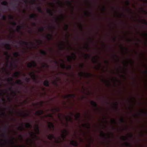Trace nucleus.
I'll use <instances>...</instances> for the list:
<instances>
[{
	"instance_id": "57",
	"label": "nucleus",
	"mask_w": 147,
	"mask_h": 147,
	"mask_svg": "<svg viewBox=\"0 0 147 147\" xmlns=\"http://www.w3.org/2000/svg\"><path fill=\"white\" fill-rule=\"evenodd\" d=\"M142 113H143L144 114L147 115V112L146 111H142Z\"/></svg>"
},
{
	"instance_id": "12",
	"label": "nucleus",
	"mask_w": 147,
	"mask_h": 147,
	"mask_svg": "<svg viewBox=\"0 0 147 147\" xmlns=\"http://www.w3.org/2000/svg\"><path fill=\"white\" fill-rule=\"evenodd\" d=\"M4 55L7 57L6 59L7 61H8L9 59V58L10 57V56L9 55L8 52H5L4 53Z\"/></svg>"
},
{
	"instance_id": "61",
	"label": "nucleus",
	"mask_w": 147,
	"mask_h": 147,
	"mask_svg": "<svg viewBox=\"0 0 147 147\" xmlns=\"http://www.w3.org/2000/svg\"><path fill=\"white\" fill-rule=\"evenodd\" d=\"M13 9H17V7L15 5H13Z\"/></svg>"
},
{
	"instance_id": "34",
	"label": "nucleus",
	"mask_w": 147,
	"mask_h": 147,
	"mask_svg": "<svg viewBox=\"0 0 147 147\" xmlns=\"http://www.w3.org/2000/svg\"><path fill=\"white\" fill-rule=\"evenodd\" d=\"M60 45L61 49V50H63V49H64V48L63 47V42H62V43L60 44Z\"/></svg>"
},
{
	"instance_id": "29",
	"label": "nucleus",
	"mask_w": 147,
	"mask_h": 147,
	"mask_svg": "<svg viewBox=\"0 0 147 147\" xmlns=\"http://www.w3.org/2000/svg\"><path fill=\"white\" fill-rule=\"evenodd\" d=\"M37 9L39 13H43V11L41 9L40 7H37Z\"/></svg>"
},
{
	"instance_id": "5",
	"label": "nucleus",
	"mask_w": 147,
	"mask_h": 147,
	"mask_svg": "<svg viewBox=\"0 0 147 147\" xmlns=\"http://www.w3.org/2000/svg\"><path fill=\"white\" fill-rule=\"evenodd\" d=\"M62 134H61L62 137L63 139L68 134L67 131L66 129H64L62 131Z\"/></svg>"
},
{
	"instance_id": "18",
	"label": "nucleus",
	"mask_w": 147,
	"mask_h": 147,
	"mask_svg": "<svg viewBox=\"0 0 147 147\" xmlns=\"http://www.w3.org/2000/svg\"><path fill=\"white\" fill-rule=\"evenodd\" d=\"M8 90L12 94H14L15 95H16V92L14 91L12 89V87H9L8 88Z\"/></svg>"
},
{
	"instance_id": "54",
	"label": "nucleus",
	"mask_w": 147,
	"mask_h": 147,
	"mask_svg": "<svg viewBox=\"0 0 147 147\" xmlns=\"http://www.w3.org/2000/svg\"><path fill=\"white\" fill-rule=\"evenodd\" d=\"M111 122L112 123L115 124L116 123V122L113 119H112L111 120Z\"/></svg>"
},
{
	"instance_id": "44",
	"label": "nucleus",
	"mask_w": 147,
	"mask_h": 147,
	"mask_svg": "<svg viewBox=\"0 0 147 147\" xmlns=\"http://www.w3.org/2000/svg\"><path fill=\"white\" fill-rule=\"evenodd\" d=\"M44 30V28L42 27L40 28L39 29V31L40 32H43Z\"/></svg>"
},
{
	"instance_id": "23",
	"label": "nucleus",
	"mask_w": 147,
	"mask_h": 147,
	"mask_svg": "<svg viewBox=\"0 0 147 147\" xmlns=\"http://www.w3.org/2000/svg\"><path fill=\"white\" fill-rule=\"evenodd\" d=\"M20 73L19 72L17 71L14 74V76L16 77H18L20 75Z\"/></svg>"
},
{
	"instance_id": "47",
	"label": "nucleus",
	"mask_w": 147,
	"mask_h": 147,
	"mask_svg": "<svg viewBox=\"0 0 147 147\" xmlns=\"http://www.w3.org/2000/svg\"><path fill=\"white\" fill-rule=\"evenodd\" d=\"M57 3L59 4H60L61 6H63V3L61 2L59 0H58Z\"/></svg>"
},
{
	"instance_id": "45",
	"label": "nucleus",
	"mask_w": 147,
	"mask_h": 147,
	"mask_svg": "<svg viewBox=\"0 0 147 147\" xmlns=\"http://www.w3.org/2000/svg\"><path fill=\"white\" fill-rule=\"evenodd\" d=\"M44 113V111L43 110H39L40 115L43 114Z\"/></svg>"
},
{
	"instance_id": "15",
	"label": "nucleus",
	"mask_w": 147,
	"mask_h": 147,
	"mask_svg": "<svg viewBox=\"0 0 147 147\" xmlns=\"http://www.w3.org/2000/svg\"><path fill=\"white\" fill-rule=\"evenodd\" d=\"M30 18L33 19L34 20H36V16L34 14H32L30 15L29 16Z\"/></svg>"
},
{
	"instance_id": "1",
	"label": "nucleus",
	"mask_w": 147,
	"mask_h": 147,
	"mask_svg": "<svg viewBox=\"0 0 147 147\" xmlns=\"http://www.w3.org/2000/svg\"><path fill=\"white\" fill-rule=\"evenodd\" d=\"M79 76L80 77H82L83 76H85L86 78H89L92 76V74L89 73H85L81 72L79 74Z\"/></svg>"
},
{
	"instance_id": "40",
	"label": "nucleus",
	"mask_w": 147,
	"mask_h": 147,
	"mask_svg": "<svg viewBox=\"0 0 147 147\" xmlns=\"http://www.w3.org/2000/svg\"><path fill=\"white\" fill-rule=\"evenodd\" d=\"M2 19L4 20H6L7 18L5 15H3L2 17Z\"/></svg>"
},
{
	"instance_id": "64",
	"label": "nucleus",
	"mask_w": 147,
	"mask_h": 147,
	"mask_svg": "<svg viewBox=\"0 0 147 147\" xmlns=\"http://www.w3.org/2000/svg\"><path fill=\"white\" fill-rule=\"evenodd\" d=\"M144 73L146 75H147V70H145L144 71Z\"/></svg>"
},
{
	"instance_id": "11",
	"label": "nucleus",
	"mask_w": 147,
	"mask_h": 147,
	"mask_svg": "<svg viewBox=\"0 0 147 147\" xmlns=\"http://www.w3.org/2000/svg\"><path fill=\"white\" fill-rule=\"evenodd\" d=\"M90 103L91 105L94 107L96 108H97V105L96 102L94 101H91Z\"/></svg>"
},
{
	"instance_id": "7",
	"label": "nucleus",
	"mask_w": 147,
	"mask_h": 147,
	"mask_svg": "<svg viewBox=\"0 0 147 147\" xmlns=\"http://www.w3.org/2000/svg\"><path fill=\"white\" fill-rule=\"evenodd\" d=\"M47 138H48L50 140H52L53 139H56L55 136L53 134L49 135L48 136Z\"/></svg>"
},
{
	"instance_id": "21",
	"label": "nucleus",
	"mask_w": 147,
	"mask_h": 147,
	"mask_svg": "<svg viewBox=\"0 0 147 147\" xmlns=\"http://www.w3.org/2000/svg\"><path fill=\"white\" fill-rule=\"evenodd\" d=\"M29 75L34 80H35V76L34 74V73H30L29 74Z\"/></svg>"
},
{
	"instance_id": "37",
	"label": "nucleus",
	"mask_w": 147,
	"mask_h": 147,
	"mask_svg": "<svg viewBox=\"0 0 147 147\" xmlns=\"http://www.w3.org/2000/svg\"><path fill=\"white\" fill-rule=\"evenodd\" d=\"M52 111L53 112H55V111H59V108H55L52 109Z\"/></svg>"
},
{
	"instance_id": "19",
	"label": "nucleus",
	"mask_w": 147,
	"mask_h": 147,
	"mask_svg": "<svg viewBox=\"0 0 147 147\" xmlns=\"http://www.w3.org/2000/svg\"><path fill=\"white\" fill-rule=\"evenodd\" d=\"M25 126L26 128H31L32 127V125L30 123H27L25 124Z\"/></svg>"
},
{
	"instance_id": "49",
	"label": "nucleus",
	"mask_w": 147,
	"mask_h": 147,
	"mask_svg": "<svg viewBox=\"0 0 147 147\" xmlns=\"http://www.w3.org/2000/svg\"><path fill=\"white\" fill-rule=\"evenodd\" d=\"M67 2L69 5L70 6H71L72 4L70 1H67Z\"/></svg>"
},
{
	"instance_id": "24",
	"label": "nucleus",
	"mask_w": 147,
	"mask_h": 147,
	"mask_svg": "<svg viewBox=\"0 0 147 147\" xmlns=\"http://www.w3.org/2000/svg\"><path fill=\"white\" fill-rule=\"evenodd\" d=\"M83 126L86 127L88 128L89 129L90 128V125L88 123L87 124H83Z\"/></svg>"
},
{
	"instance_id": "50",
	"label": "nucleus",
	"mask_w": 147,
	"mask_h": 147,
	"mask_svg": "<svg viewBox=\"0 0 147 147\" xmlns=\"http://www.w3.org/2000/svg\"><path fill=\"white\" fill-rule=\"evenodd\" d=\"M125 3L127 6H129V5L130 2L129 1H128L127 0H126V1H125Z\"/></svg>"
},
{
	"instance_id": "2",
	"label": "nucleus",
	"mask_w": 147,
	"mask_h": 147,
	"mask_svg": "<svg viewBox=\"0 0 147 147\" xmlns=\"http://www.w3.org/2000/svg\"><path fill=\"white\" fill-rule=\"evenodd\" d=\"M76 58V55L74 53H72L71 55L70 56H69L67 58V60L68 61L70 62L71 61L72 59L75 60Z\"/></svg>"
},
{
	"instance_id": "55",
	"label": "nucleus",
	"mask_w": 147,
	"mask_h": 147,
	"mask_svg": "<svg viewBox=\"0 0 147 147\" xmlns=\"http://www.w3.org/2000/svg\"><path fill=\"white\" fill-rule=\"evenodd\" d=\"M29 115L28 114L25 113L23 115H22L23 117H25L26 116H28Z\"/></svg>"
},
{
	"instance_id": "6",
	"label": "nucleus",
	"mask_w": 147,
	"mask_h": 147,
	"mask_svg": "<svg viewBox=\"0 0 147 147\" xmlns=\"http://www.w3.org/2000/svg\"><path fill=\"white\" fill-rule=\"evenodd\" d=\"M70 143L71 145L75 146H77L78 145V143L77 142L74 140L71 141Z\"/></svg>"
},
{
	"instance_id": "32",
	"label": "nucleus",
	"mask_w": 147,
	"mask_h": 147,
	"mask_svg": "<svg viewBox=\"0 0 147 147\" xmlns=\"http://www.w3.org/2000/svg\"><path fill=\"white\" fill-rule=\"evenodd\" d=\"M42 67H45L46 68H48L49 67V66L47 63H43Z\"/></svg>"
},
{
	"instance_id": "62",
	"label": "nucleus",
	"mask_w": 147,
	"mask_h": 147,
	"mask_svg": "<svg viewBox=\"0 0 147 147\" xmlns=\"http://www.w3.org/2000/svg\"><path fill=\"white\" fill-rule=\"evenodd\" d=\"M71 98L74 97L75 96V94H71Z\"/></svg>"
},
{
	"instance_id": "52",
	"label": "nucleus",
	"mask_w": 147,
	"mask_h": 147,
	"mask_svg": "<svg viewBox=\"0 0 147 147\" xmlns=\"http://www.w3.org/2000/svg\"><path fill=\"white\" fill-rule=\"evenodd\" d=\"M35 115L38 116L40 115L39 111H36L35 113Z\"/></svg>"
},
{
	"instance_id": "13",
	"label": "nucleus",
	"mask_w": 147,
	"mask_h": 147,
	"mask_svg": "<svg viewBox=\"0 0 147 147\" xmlns=\"http://www.w3.org/2000/svg\"><path fill=\"white\" fill-rule=\"evenodd\" d=\"M19 43L21 45H28V43L24 41H20Z\"/></svg>"
},
{
	"instance_id": "48",
	"label": "nucleus",
	"mask_w": 147,
	"mask_h": 147,
	"mask_svg": "<svg viewBox=\"0 0 147 147\" xmlns=\"http://www.w3.org/2000/svg\"><path fill=\"white\" fill-rule=\"evenodd\" d=\"M9 19L11 20H13L14 18L11 15L9 16Z\"/></svg>"
},
{
	"instance_id": "31",
	"label": "nucleus",
	"mask_w": 147,
	"mask_h": 147,
	"mask_svg": "<svg viewBox=\"0 0 147 147\" xmlns=\"http://www.w3.org/2000/svg\"><path fill=\"white\" fill-rule=\"evenodd\" d=\"M1 4L7 6L8 5V3L6 1H3L2 2Z\"/></svg>"
},
{
	"instance_id": "30",
	"label": "nucleus",
	"mask_w": 147,
	"mask_h": 147,
	"mask_svg": "<svg viewBox=\"0 0 147 147\" xmlns=\"http://www.w3.org/2000/svg\"><path fill=\"white\" fill-rule=\"evenodd\" d=\"M7 127L6 126H5V129L4 130L5 134H3V136H7Z\"/></svg>"
},
{
	"instance_id": "43",
	"label": "nucleus",
	"mask_w": 147,
	"mask_h": 147,
	"mask_svg": "<svg viewBox=\"0 0 147 147\" xmlns=\"http://www.w3.org/2000/svg\"><path fill=\"white\" fill-rule=\"evenodd\" d=\"M119 121L121 123H123L124 122V119L123 118H120L119 119Z\"/></svg>"
},
{
	"instance_id": "56",
	"label": "nucleus",
	"mask_w": 147,
	"mask_h": 147,
	"mask_svg": "<svg viewBox=\"0 0 147 147\" xmlns=\"http://www.w3.org/2000/svg\"><path fill=\"white\" fill-rule=\"evenodd\" d=\"M79 66L80 68H82L84 67V65L83 64H80Z\"/></svg>"
},
{
	"instance_id": "39",
	"label": "nucleus",
	"mask_w": 147,
	"mask_h": 147,
	"mask_svg": "<svg viewBox=\"0 0 147 147\" xmlns=\"http://www.w3.org/2000/svg\"><path fill=\"white\" fill-rule=\"evenodd\" d=\"M7 80L8 82H12L13 80V79L11 77H10L8 78Z\"/></svg>"
},
{
	"instance_id": "51",
	"label": "nucleus",
	"mask_w": 147,
	"mask_h": 147,
	"mask_svg": "<svg viewBox=\"0 0 147 147\" xmlns=\"http://www.w3.org/2000/svg\"><path fill=\"white\" fill-rule=\"evenodd\" d=\"M84 56L86 59H88L90 57L89 55L87 54L85 55Z\"/></svg>"
},
{
	"instance_id": "8",
	"label": "nucleus",
	"mask_w": 147,
	"mask_h": 147,
	"mask_svg": "<svg viewBox=\"0 0 147 147\" xmlns=\"http://www.w3.org/2000/svg\"><path fill=\"white\" fill-rule=\"evenodd\" d=\"M49 124L48 125V127L50 129L52 128L54 129V126L52 122H49Z\"/></svg>"
},
{
	"instance_id": "36",
	"label": "nucleus",
	"mask_w": 147,
	"mask_h": 147,
	"mask_svg": "<svg viewBox=\"0 0 147 147\" xmlns=\"http://www.w3.org/2000/svg\"><path fill=\"white\" fill-rule=\"evenodd\" d=\"M71 94H68L67 95H65V98H71Z\"/></svg>"
},
{
	"instance_id": "63",
	"label": "nucleus",
	"mask_w": 147,
	"mask_h": 147,
	"mask_svg": "<svg viewBox=\"0 0 147 147\" xmlns=\"http://www.w3.org/2000/svg\"><path fill=\"white\" fill-rule=\"evenodd\" d=\"M53 84L55 85H57V81H55L53 82Z\"/></svg>"
},
{
	"instance_id": "46",
	"label": "nucleus",
	"mask_w": 147,
	"mask_h": 147,
	"mask_svg": "<svg viewBox=\"0 0 147 147\" xmlns=\"http://www.w3.org/2000/svg\"><path fill=\"white\" fill-rule=\"evenodd\" d=\"M68 27H69V26L68 25H67V24L65 26V31H67L68 30Z\"/></svg>"
},
{
	"instance_id": "60",
	"label": "nucleus",
	"mask_w": 147,
	"mask_h": 147,
	"mask_svg": "<svg viewBox=\"0 0 147 147\" xmlns=\"http://www.w3.org/2000/svg\"><path fill=\"white\" fill-rule=\"evenodd\" d=\"M143 23L145 25H147V21L146 20H144Z\"/></svg>"
},
{
	"instance_id": "9",
	"label": "nucleus",
	"mask_w": 147,
	"mask_h": 147,
	"mask_svg": "<svg viewBox=\"0 0 147 147\" xmlns=\"http://www.w3.org/2000/svg\"><path fill=\"white\" fill-rule=\"evenodd\" d=\"M47 13L51 16H53V14L52 11L49 9H47Z\"/></svg>"
},
{
	"instance_id": "25",
	"label": "nucleus",
	"mask_w": 147,
	"mask_h": 147,
	"mask_svg": "<svg viewBox=\"0 0 147 147\" xmlns=\"http://www.w3.org/2000/svg\"><path fill=\"white\" fill-rule=\"evenodd\" d=\"M16 83L19 85H22L23 83L20 80H17L16 81Z\"/></svg>"
},
{
	"instance_id": "20",
	"label": "nucleus",
	"mask_w": 147,
	"mask_h": 147,
	"mask_svg": "<svg viewBox=\"0 0 147 147\" xmlns=\"http://www.w3.org/2000/svg\"><path fill=\"white\" fill-rule=\"evenodd\" d=\"M5 48L7 50H10L11 47L9 44H6L5 45Z\"/></svg>"
},
{
	"instance_id": "38",
	"label": "nucleus",
	"mask_w": 147,
	"mask_h": 147,
	"mask_svg": "<svg viewBox=\"0 0 147 147\" xmlns=\"http://www.w3.org/2000/svg\"><path fill=\"white\" fill-rule=\"evenodd\" d=\"M64 116L67 121L71 120V117H69V118L68 119V117H65V115H64Z\"/></svg>"
},
{
	"instance_id": "53",
	"label": "nucleus",
	"mask_w": 147,
	"mask_h": 147,
	"mask_svg": "<svg viewBox=\"0 0 147 147\" xmlns=\"http://www.w3.org/2000/svg\"><path fill=\"white\" fill-rule=\"evenodd\" d=\"M125 145L128 147H129L130 146V144L127 142L125 143Z\"/></svg>"
},
{
	"instance_id": "26",
	"label": "nucleus",
	"mask_w": 147,
	"mask_h": 147,
	"mask_svg": "<svg viewBox=\"0 0 147 147\" xmlns=\"http://www.w3.org/2000/svg\"><path fill=\"white\" fill-rule=\"evenodd\" d=\"M40 53L44 55H47V53L46 51L43 50L40 51Z\"/></svg>"
},
{
	"instance_id": "33",
	"label": "nucleus",
	"mask_w": 147,
	"mask_h": 147,
	"mask_svg": "<svg viewBox=\"0 0 147 147\" xmlns=\"http://www.w3.org/2000/svg\"><path fill=\"white\" fill-rule=\"evenodd\" d=\"M21 28V27L20 26H18L17 27V30L18 32H20V30Z\"/></svg>"
},
{
	"instance_id": "10",
	"label": "nucleus",
	"mask_w": 147,
	"mask_h": 147,
	"mask_svg": "<svg viewBox=\"0 0 147 147\" xmlns=\"http://www.w3.org/2000/svg\"><path fill=\"white\" fill-rule=\"evenodd\" d=\"M43 84L44 86L46 87H49V82L47 80H46L44 82Z\"/></svg>"
},
{
	"instance_id": "58",
	"label": "nucleus",
	"mask_w": 147,
	"mask_h": 147,
	"mask_svg": "<svg viewBox=\"0 0 147 147\" xmlns=\"http://www.w3.org/2000/svg\"><path fill=\"white\" fill-rule=\"evenodd\" d=\"M12 25L14 26H16L17 25V23L16 22H12Z\"/></svg>"
},
{
	"instance_id": "27",
	"label": "nucleus",
	"mask_w": 147,
	"mask_h": 147,
	"mask_svg": "<svg viewBox=\"0 0 147 147\" xmlns=\"http://www.w3.org/2000/svg\"><path fill=\"white\" fill-rule=\"evenodd\" d=\"M100 136L101 137L105 138L106 137V134L103 131H101L100 134Z\"/></svg>"
},
{
	"instance_id": "4",
	"label": "nucleus",
	"mask_w": 147,
	"mask_h": 147,
	"mask_svg": "<svg viewBox=\"0 0 147 147\" xmlns=\"http://www.w3.org/2000/svg\"><path fill=\"white\" fill-rule=\"evenodd\" d=\"M61 67L63 69H65L67 70L70 69L71 68V65H69L66 66L65 64L63 63L61 65Z\"/></svg>"
},
{
	"instance_id": "28",
	"label": "nucleus",
	"mask_w": 147,
	"mask_h": 147,
	"mask_svg": "<svg viewBox=\"0 0 147 147\" xmlns=\"http://www.w3.org/2000/svg\"><path fill=\"white\" fill-rule=\"evenodd\" d=\"M97 57H93V58L94 59V60L93 61V62L95 63H98V61L97 59Z\"/></svg>"
},
{
	"instance_id": "41",
	"label": "nucleus",
	"mask_w": 147,
	"mask_h": 147,
	"mask_svg": "<svg viewBox=\"0 0 147 147\" xmlns=\"http://www.w3.org/2000/svg\"><path fill=\"white\" fill-rule=\"evenodd\" d=\"M121 139L125 141L126 140V138L124 136H122L121 137Z\"/></svg>"
},
{
	"instance_id": "59",
	"label": "nucleus",
	"mask_w": 147,
	"mask_h": 147,
	"mask_svg": "<svg viewBox=\"0 0 147 147\" xmlns=\"http://www.w3.org/2000/svg\"><path fill=\"white\" fill-rule=\"evenodd\" d=\"M47 117H52V114H50L47 115Z\"/></svg>"
},
{
	"instance_id": "22",
	"label": "nucleus",
	"mask_w": 147,
	"mask_h": 147,
	"mask_svg": "<svg viewBox=\"0 0 147 147\" xmlns=\"http://www.w3.org/2000/svg\"><path fill=\"white\" fill-rule=\"evenodd\" d=\"M47 37L49 40H50L52 39V36L51 34H49L47 36Z\"/></svg>"
},
{
	"instance_id": "35",
	"label": "nucleus",
	"mask_w": 147,
	"mask_h": 147,
	"mask_svg": "<svg viewBox=\"0 0 147 147\" xmlns=\"http://www.w3.org/2000/svg\"><path fill=\"white\" fill-rule=\"evenodd\" d=\"M14 55L16 57H17L20 56V54L18 52H16L14 53Z\"/></svg>"
},
{
	"instance_id": "16",
	"label": "nucleus",
	"mask_w": 147,
	"mask_h": 147,
	"mask_svg": "<svg viewBox=\"0 0 147 147\" xmlns=\"http://www.w3.org/2000/svg\"><path fill=\"white\" fill-rule=\"evenodd\" d=\"M18 129L21 131H22L24 130L23 124L22 123L21 125L18 127Z\"/></svg>"
},
{
	"instance_id": "3",
	"label": "nucleus",
	"mask_w": 147,
	"mask_h": 147,
	"mask_svg": "<svg viewBox=\"0 0 147 147\" xmlns=\"http://www.w3.org/2000/svg\"><path fill=\"white\" fill-rule=\"evenodd\" d=\"M37 66V64L36 62L32 61V63H30L28 64L27 66L29 68H31L32 67H35Z\"/></svg>"
},
{
	"instance_id": "42",
	"label": "nucleus",
	"mask_w": 147,
	"mask_h": 147,
	"mask_svg": "<svg viewBox=\"0 0 147 147\" xmlns=\"http://www.w3.org/2000/svg\"><path fill=\"white\" fill-rule=\"evenodd\" d=\"M25 80L26 82H30V79L29 78L26 77L25 79Z\"/></svg>"
},
{
	"instance_id": "17",
	"label": "nucleus",
	"mask_w": 147,
	"mask_h": 147,
	"mask_svg": "<svg viewBox=\"0 0 147 147\" xmlns=\"http://www.w3.org/2000/svg\"><path fill=\"white\" fill-rule=\"evenodd\" d=\"M80 113H78L75 115V117L76 118V119L77 120H78L79 119L80 117Z\"/></svg>"
},
{
	"instance_id": "14",
	"label": "nucleus",
	"mask_w": 147,
	"mask_h": 147,
	"mask_svg": "<svg viewBox=\"0 0 147 147\" xmlns=\"http://www.w3.org/2000/svg\"><path fill=\"white\" fill-rule=\"evenodd\" d=\"M35 130L37 134H38L39 133V127L38 125H37L35 128Z\"/></svg>"
}]
</instances>
